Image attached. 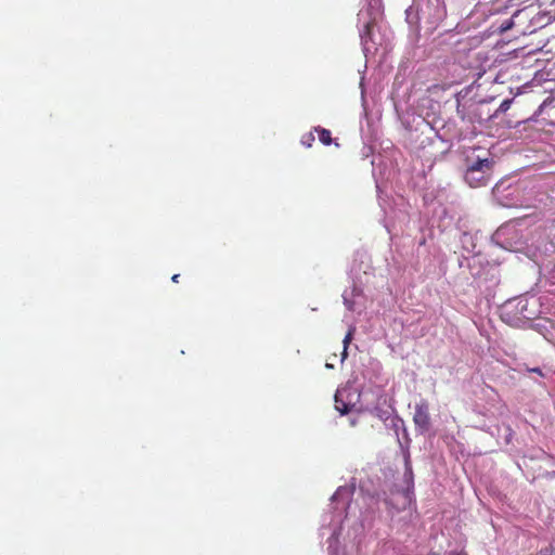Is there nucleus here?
I'll return each mask as SVG.
<instances>
[{
  "instance_id": "nucleus-1",
  "label": "nucleus",
  "mask_w": 555,
  "mask_h": 555,
  "mask_svg": "<svg viewBox=\"0 0 555 555\" xmlns=\"http://www.w3.org/2000/svg\"><path fill=\"white\" fill-rule=\"evenodd\" d=\"M492 162L488 158L477 159L468 166L465 181L473 188L486 185L487 175L491 170Z\"/></svg>"
},
{
  "instance_id": "nucleus-2",
  "label": "nucleus",
  "mask_w": 555,
  "mask_h": 555,
  "mask_svg": "<svg viewBox=\"0 0 555 555\" xmlns=\"http://www.w3.org/2000/svg\"><path fill=\"white\" fill-rule=\"evenodd\" d=\"M413 421L416 427L422 430H428L430 425V416H429V405L428 402L423 400L415 405V412L413 416Z\"/></svg>"
},
{
  "instance_id": "nucleus-3",
  "label": "nucleus",
  "mask_w": 555,
  "mask_h": 555,
  "mask_svg": "<svg viewBox=\"0 0 555 555\" xmlns=\"http://www.w3.org/2000/svg\"><path fill=\"white\" fill-rule=\"evenodd\" d=\"M346 391L337 390L335 393V409L341 414H347L352 411L354 404H350L345 401L344 396Z\"/></svg>"
},
{
  "instance_id": "nucleus-4",
  "label": "nucleus",
  "mask_w": 555,
  "mask_h": 555,
  "mask_svg": "<svg viewBox=\"0 0 555 555\" xmlns=\"http://www.w3.org/2000/svg\"><path fill=\"white\" fill-rule=\"evenodd\" d=\"M314 131L318 133L319 140L322 144L330 145L333 142L332 133L330 130L318 126L314 127Z\"/></svg>"
},
{
  "instance_id": "nucleus-5",
  "label": "nucleus",
  "mask_w": 555,
  "mask_h": 555,
  "mask_svg": "<svg viewBox=\"0 0 555 555\" xmlns=\"http://www.w3.org/2000/svg\"><path fill=\"white\" fill-rule=\"evenodd\" d=\"M350 493L351 492H350V490L348 488L340 487L333 494L332 499H333V501H337V500L343 499V498L349 499Z\"/></svg>"
},
{
  "instance_id": "nucleus-6",
  "label": "nucleus",
  "mask_w": 555,
  "mask_h": 555,
  "mask_svg": "<svg viewBox=\"0 0 555 555\" xmlns=\"http://www.w3.org/2000/svg\"><path fill=\"white\" fill-rule=\"evenodd\" d=\"M301 144L305 145L306 147H311L313 142H314V134L313 132H308V133H305L302 137H301V140H300Z\"/></svg>"
},
{
  "instance_id": "nucleus-7",
  "label": "nucleus",
  "mask_w": 555,
  "mask_h": 555,
  "mask_svg": "<svg viewBox=\"0 0 555 555\" xmlns=\"http://www.w3.org/2000/svg\"><path fill=\"white\" fill-rule=\"evenodd\" d=\"M352 335H353V330H349V332L346 334V336L344 338V341H343L344 343V351H343L344 358L347 356V347L352 339Z\"/></svg>"
},
{
  "instance_id": "nucleus-8",
  "label": "nucleus",
  "mask_w": 555,
  "mask_h": 555,
  "mask_svg": "<svg viewBox=\"0 0 555 555\" xmlns=\"http://www.w3.org/2000/svg\"><path fill=\"white\" fill-rule=\"evenodd\" d=\"M539 555H555V548L552 545H550L545 548H542L539 552Z\"/></svg>"
},
{
  "instance_id": "nucleus-9",
  "label": "nucleus",
  "mask_w": 555,
  "mask_h": 555,
  "mask_svg": "<svg viewBox=\"0 0 555 555\" xmlns=\"http://www.w3.org/2000/svg\"><path fill=\"white\" fill-rule=\"evenodd\" d=\"M511 103H512V100H504L501 103V105L499 107V111L502 112V113L506 112L509 108Z\"/></svg>"
},
{
  "instance_id": "nucleus-10",
  "label": "nucleus",
  "mask_w": 555,
  "mask_h": 555,
  "mask_svg": "<svg viewBox=\"0 0 555 555\" xmlns=\"http://www.w3.org/2000/svg\"><path fill=\"white\" fill-rule=\"evenodd\" d=\"M371 28H372V24L371 23H366L365 26H364V29H365V35H370L371 33Z\"/></svg>"
},
{
  "instance_id": "nucleus-11",
  "label": "nucleus",
  "mask_w": 555,
  "mask_h": 555,
  "mask_svg": "<svg viewBox=\"0 0 555 555\" xmlns=\"http://www.w3.org/2000/svg\"><path fill=\"white\" fill-rule=\"evenodd\" d=\"M349 423H350V426H356L359 423V418L351 417Z\"/></svg>"
},
{
  "instance_id": "nucleus-12",
  "label": "nucleus",
  "mask_w": 555,
  "mask_h": 555,
  "mask_svg": "<svg viewBox=\"0 0 555 555\" xmlns=\"http://www.w3.org/2000/svg\"><path fill=\"white\" fill-rule=\"evenodd\" d=\"M530 372H533V373H537V374H539V375L543 376V373H542V371H541V369H540V367L531 369V370H530Z\"/></svg>"
},
{
  "instance_id": "nucleus-13",
  "label": "nucleus",
  "mask_w": 555,
  "mask_h": 555,
  "mask_svg": "<svg viewBox=\"0 0 555 555\" xmlns=\"http://www.w3.org/2000/svg\"><path fill=\"white\" fill-rule=\"evenodd\" d=\"M179 278H180L179 274H175V275H172L171 280H172V282L178 283L179 282Z\"/></svg>"
},
{
  "instance_id": "nucleus-14",
  "label": "nucleus",
  "mask_w": 555,
  "mask_h": 555,
  "mask_svg": "<svg viewBox=\"0 0 555 555\" xmlns=\"http://www.w3.org/2000/svg\"><path fill=\"white\" fill-rule=\"evenodd\" d=\"M405 464H406L408 468L411 469V467L409 466V455L405 457Z\"/></svg>"
}]
</instances>
